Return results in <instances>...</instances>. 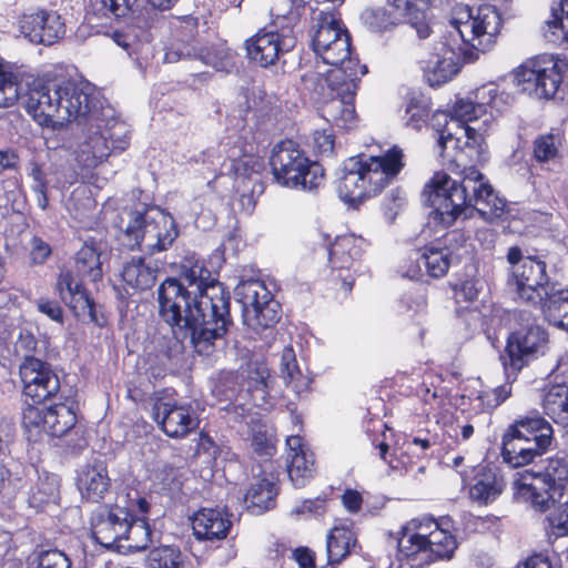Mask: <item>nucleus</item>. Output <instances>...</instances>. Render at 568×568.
Returning a JSON list of instances; mask_svg holds the SVG:
<instances>
[{"instance_id":"f257e3e1","label":"nucleus","mask_w":568,"mask_h":568,"mask_svg":"<svg viewBox=\"0 0 568 568\" xmlns=\"http://www.w3.org/2000/svg\"><path fill=\"white\" fill-rule=\"evenodd\" d=\"M491 118V111L487 112L475 100L468 99L456 101L450 120L445 113L436 115L438 121L443 119L445 122L436 143L438 155L447 163L463 166L460 181L439 171L434 173L423 190L435 217L444 226H450L470 207L486 221L499 219L506 210V200L495 192L485 175L475 166H467L468 162L484 160L485 132Z\"/></svg>"},{"instance_id":"f03ea898","label":"nucleus","mask_w":568,"mask_h":568,"mask_svg":"<svg viewBox=\"0 0 568 568\" xmlns=\"http://www.w3.org/2000/svg\"><path fill=\"white\" fill-rule=\"evenodd\" d=\"M158 300L160 316L175 337L189 338L201 355H210L233 324L230 296L202 261L185 260L179 277L160 285Z\"/></svg>"},{"instance_id":"7ed1b4c3","label":"nucleus","mask_w":568,"mask_h":568,"mask_svg":"<svg viewBox=\"0 0 568 568\" xmlns=\"http://www.w3.org/2000/svg\"><path fill=\"white\" fill-rule=\"evenodd\" d=\"M22 98L26 111L33 120L51 129L84 118L94 108V101L85 88L65 79L47 83L34 81Z\"/></svg>"},{"instance_id":"20e7f679","label":"nucleus","mask_w":568,"mask_h":568,"mask_svg":"<svg viewBox=\"0 0 568 568\" xmlns=\"http://www.w3.org/2000/svg\"><path fill=\"white\" fill-rule=\"evenodd\" d=\"M403 152L394 146L382 156L347 159L338 180L337 193L346 203H362L379 194L403 169Z\"/></svg>"},{"instance_id":"39448f33","label":"nucleus","mask_w":568,"mask_h":568,"mask_svg":"<svg viewBox=\"0 0 568 568\" xmlns=\"http://www.w3.org/2000/svg\"><path fill=\"white\" fill-rule=\"evenodd\" d=\"M304 10L302 0H274L270 9L272 21L266 29L261 30L246 41L250 59L261 67H268L283 52L291 51L296 44L294 28Z\"/></svg>"},{"instance_id":"423d86ee","label":"nucleus","mask_w":568,"mask_h":568,"mask_svg":"<svg viewBox=\"0 0 568 568\" xmlns=\"http://www.w3.org/2000/svg\"><path fill=\"white\" fill-rule=\"evenodd\" d=\"M554 440L551 425L537 412L519 416L503 436L501 456L513 468L524 467L546 454Z\"/></svg>"},{"instance_id":"0eeeda50","label":"nucleus","mask_w":568,"mask_h":568,"mask_svg":"<svg viewBox=\"0 0 568 568\" xmlns=\"http://www.w3.org/2000/svg\"><path fill=\"white\" fill-rule=\"evenodd\" d=\"M449 38L464 47L480 52L493 49L503 27V18L498 9L488 3L470 7L457 2L450 11Z\"/></svg>"},{"instance_id":"6e6552de","label":"nucleus","mask_w":568,"mask_h":568,"mask_svg":"<svg viewBox=\"0 0 568 568\" xmlns=\"http://www.w3.org/2000/svg\"><path fill=\"white\" fill-rule=\"evenodd\" d=\"M568 483V459L555 455L544 460L537 469L517 473L513 483L517 499L528 503L535 510L546 511L555 496L564 497Z\"/></svg>"},{"instance_id":"1a4fd4ad","label":"nucleus","mask_w":568,"mask_h":568,"mask_svg":"<svg viewBox=\"0 0 568 568\" xmlns=\"http://www.w3.org/2000/svg\"><path fill=\"white\" fill-rule=\"evenodd\" d=\"M457 548L455 536L429 517L412 519L398 539L402 557L418 560L417 565L437 559H450Z\"/></svg>"},{"instance_id":"9d476101","label":"nucleus","mask_w":568,"mask_h":568,"mask_svg":"<svg viewBox=\"0 0 568 568\" xmlns=\"http://www.w3.org/2000/svg\"><path fill=\"white\" fill-rule=\"evenodd\" d=\"M457 548L455 536L429 517L412 519L398 539L402 557L418 560L417 565L437 559H450Z\"/></svg>"},{"instance_id":"9b49d317","label":"nucleus","mask_w":568,"mask_h":568,"mask_svg":"<svg viewBox=\"0 0 568 568\" xmlns=\"http://www.w3.org/2000/svg\"><path fill=\"white\" fill-rule=\"evenodd\" d=\"M118 226L130 248L140 247L151 253L168 250L179 235L173 216L159 209L123 211Z\"/></svg>"},{"instance_id":"f8f14e48","label":"nucleus","mask_w":568,"mask_h":568,"mask_svg":"<svg viewBox=\"0 0 568 568\" xmlns=\"http://www.w3.org/2000/svg\"><path fill=\"white\" fill-rule=\"evenodd\" d=\"M270 163L274 180L282 186L312 191L324 181L323 168L310 161L291 140L282 141L273 149Z\"/></svg>"},{"instance_id":"ddd939ff","label":"nucleus","mask_w":568,"mask_h":568,"mask_svg":"<svg viewBox=\"0 0 568 568\" xmlns=\"http://www.w3.org/2000/svg\"><path fill=\"white\" fill-rule=\"evenodd\" d=\"M312 47L323 64L347 69L349 62L361 64L351 55V37L332 12L320 11L314 17Z\"/></svg>"},{"instance_id":"4468645a","label":"nucleus","mask_w":568,"mask_h":568,"mask_svg":"<svg viewBox=\"0 0 568 568\" xmlns=\"http://www.w3.org/2000/svg\"><path fill=\"white\" fill-rule=\"evenodd\" d=\"M129 146V138L123 123L114 122L102 126L91 123L82 131L74 151L77 162L85 169L101 164L112 152H122Z\"/></svg>"},{"instance_id":"2eb2a0df","label":"nucleus","mask_w":568,"mask_h":568,"mask_svg":"<svg viewBox=\"0 0 568 568\" xmlns=\"http://www.w3.org/2000/svg\"><path fill=\"white\" fill-rule=\"evenodd\" d=\"M562 67L552 57H534L515 69L514 82L521 92L539 99H550L561 84Z\"/></svg>"},{"instance_id":"dca6fc26","label":"nucleus","mask_w":568,"mask_h":568,"mask_svg":"<svg viewBox=\"0 0 568 568\" xmlns=\"http://www.w3.org/2000/svg\"><path fill=\"white\" fill-rule=\"evenodd\" d=\"M235 292L243 305V322L248 328L260 333L278 322L281 306L264 282L260 280L241 282Z\"/></svg>"},{"instance_id":"f3484780","label":"nucleus","mask_w":568,"mask_h":568,"mask_svg":"<svg viewBox=\"0 0 568 568\" xmlns=\"http://www.w3.org/2000/svg\"><path fill=\"white\" fill-rule=\"evenodd\" d=\"M435 52L423 61V70L426 81L432 87L442 85L452 80L464 63H470L478 59L476 50L462 45L449 38V33L434 47Z\"/></svg>"},{"instance_id":"a211bd4d","label":"nucleus","mask_w":568,"mask_h":568,"mask_svg":"<svg viewBox=\"0 0 568 568\" xmlns=\"http://www.w3.org/2000/svg\"><path fill=\"white\" fill-rule=\"evenodd\" d=\"M348 78L341 83L334 93L325 98L321 106L322 118L333 125L352 130L357 126L358 118L354 106V99L361 77L367 72L365 65L349 62Z\"/></svg>"},{"instance_id":"6ab92c4d","label":"nucleus","mask_w":568,"mask_h":568,"mask_svg":"<svg viewBox=\"0 0 568 568\" xmlns=\"http://www.w3.org/2000/svg\"><path fill=\"white\" fill-rule=\"evenodd\" d=\"M75 423V413L65 404H55L48 408L28 405L23 409L22 425L30 442H39L44 435L62 437Z\"/></svg>"},{"instance_id":"aec40b11","label":"nucleus","mask_w":568,"mask_h":568,"mask_svg":"<svg viewBox=\"0 0 568 568\" xmlns=\"http://www.w3.org/2000/svg\"><path fill=\"white\" fill-rule=\"evenodd\" d=\"M23 394L33 403H43L55 396L60 379L51 366L39 358H27L19 366Z\"/></svg>"},{"instance_id":"412c9836","label":"nucleus","mask_w":568,"mask_h":568,"mask_svg":"<svg viewBox=\"0 0 568 568\" xmlns=\"http://www.w3.org/2000/svg\"><path fill=\"white\" fill-rule=\"evenodd\" d=\"M518 297L531 304H539L551 292L546 273V263L527 256L513 268Z\"/></svg>"},{"instance_id":"4be33fe9","label":"nucleus","mask_w":568,"mask_h":568,"mask_svg":"<svg viewBox=\"0 0 568 568\" xmlns=\"http://www.w3.org/2000/svg\"><path fill=\"white\" fill-rule=\"evenodd\" d=\"M547 342L546 331L538 325L513 333L507 341L508 361L504 362L505 368L510 367L513 371L519 372L531 359L544 354Z\"/></svg>"},{"instance_id":"5701e85b","label":"nucleus","mask_w":568,"mask_h":568,"mask_svg":"<svg viewBox=\"0 0 568 568\" xmlns=\"http://www.w3.org/2000/svg\"><path fill=\"white\" fill-rule=\"evenodd\" d=\"M153 415L163 432L173 438L184 437L199 426V419L191 405L159 400Z\"/></svg>"},{"instance_id":"b1692460","label":"nucleus","mask_w":568,"mask_h":568,"mask_svg":"<svg viewBox=\"0 0 568 568\" xmlns=\"http://www.w3.org/2000/svg\"><path fill=\"white\" fill-rule=\"evenodd\" d=\"M57 290L61 300L73 311L79 318H88L98 326L105 324V318L99 316L93 300L69 271H62L57 282Z\"/></svg>"},{"instance_id":"393cba45","label":"nucleus","mask_w":568,"mask_h":568,"mask_svg":"<svg viewBox=\"0 0 568 568\" xmlns=\"http://www.w3.org/2000/svg\"><path fill=\"white\" fill-rule=\"evenodd\" d=\"M129 511L125 508L99 507L91 518V532L94 540L105 548L115 545L125 535Z\"/></svg>"},{"instance_id":"a878e982","label":"nucleus","mask_w":568,"mask_h":568,"mask_svg":"<svg viewBox=\"0 0 568 568\" xmlns=\"http://www.w3.org/2000/svg\"><path fill=\"white\" fill-rule=\"evenodd\" d=\"M21 33L33 43L52 44L64 34V24L55 12L37 11L23 14L19 21Z\"/></svg>"},{"instance_id":"bb28decb","label":"nucleus","mask_w":568,"mask_h":568,"mask_svg":"<svg viewBox=\"0 0 568 568\" xmlns=\"http://www.w3.org/2000/svg\"><path fill=\"white\" fill-rule=\"evenodd\" d=\"M98 11L106 18L126 23L128 26L145 29L151 23L152 11L144 0H93Z\"/></svg>"},{"instance_id":"cd10ccee","label":"nucleus","mask_w":568,"mask_h":568,"mask_svg":"<svg viewBox=\"0 0 568 568\" xmlns=\"http://www.w3.org/2000/svg\"><path fill=\"white\" fill-rule=\"evenodd\" d=\"M288 476L296 487H303L315 473L314 454L304 446L300 436H290L286 439Z\"/></svg>"},{"instance_id":"c85d7f7f","label":"nucleus","mask_w":568,"mask_h":568,"mask_svg":"<svg viewBox=\"0 0 568 568\" xmlns=\"http://www.w3.org/2000/svg\"><path fill=\"white\" fill-rule=\"evenodd\" d=\"M231 526L229 515L219 508H202L192 519L193 534L199 540H222Z\"/></svg>"},{"instance_id":"c756f323","label":"nucleus","mask_w":568,"mask_h":568,"mask_svg":"<svg viewBox=\"0 0 568 568\" xmlns=\"http://www.w3.org/2000/svg\"><path fill=\"white\" fill-rule=\"evenodd\" d=\"M77 486L87 500H101L110 487L105 464L102 460H93L82 465L78 471Z\"/></svg>"},{"instance_id":"7c9ffc66","label":"nucleus","mask_w":568,"mask_h":568,"mask_svg":"<svg viewBox=\"0 0 568 568\" xmlns=\"http://www.w3.org/2000/svg\"><path fill=\"white\" fill-rule=\"evenodd\" d=\"M351 69L331 67L327 70H321L317 65L316 70H307L301 75L304 90L316 95L317 98H327L334 93V90L343 83L347 78Z\"/></svg>"},{"instance_id":"2f4dec72","label":"nucleus","mask_w":568,"mask_h":568,"mask_svg":"<svg viewBox=\"0 0 568 568\" xmlns=\"http://www.w3.org/2000/svg\"><path fill=\"white\" fill-rule=\"evenodd\" d=\"M199 58L203 63L214 68L217 71H227L230 67L229 52L216 48L195 49L191 44L172 43L165 52V61L169 63L178 62L183 58Z\"/></svg>"},{"instance_id":"473e14b6","label":"nucleus","mask_w":568,"mask_h":568,"mask_svg":"<svg viewBox=\"0 0 568 568\" xmlns=\"http://www.w3.org/2000/svg\"><path fill=\"white\" fill-rule=\"evenodd\" d=\"M416 267L406 271L405 275L410 280H418L423 276L420 264L432 277H440L446 274L452 263V255L447 247H438L434 244L425 246L416 258Z\"/></svg>"},{"instance_id":"72a5a7b5","label":"nucleus","mask_w":568,"mask_h":568,"mask_svg":"<svg viewBox=\"0 0 568 568\" xmlns=\"http://www.w3.org/2000/svg\"><path fill=\"white\" fill-rule=\"evenodd\" d=\"M358 548L356 532L347 526H335L326 539L327 565L323 568H334Z\"/></svg>"},{"instance_id":"f704fd0d","label":"nucleus","mask_w":568,"mask_h":568,"mask_svg":"<svg viewBox=\"0 0 568 568\" xmlns=\"http://www.w3.org/2000/svg\"><path fill=\"white\" fill-rule=\"evenodd\" d=\"M365 241L352 234L336 237L328 251L329 262L334 268H348L361 257Z\"/></svg>"},{"instance_id":"c9c22d12","label":"nucleus","mask_w":568,"mask_h":568,"mask_svg":"<svg viewBox=\"0 0 568 568\" xmlns=\"http://www.w3.org/2000/svg\"><path fill=\"white\" fill-rule=\"evenodd\" d=\"M504 481L497 473L490 468H483L469 488V496L479 504L494 501L503 491Z\"/></svg>"},{"instance_id":"e433bc0d","label":"nucleus","mask_w":568,"mask_h":568,"mask_svg":"<svg viewBox=\"0 0 568 568\" xmlns=\"http://www.w3.org/2000/svg\"><path fill=\"white\" fill-rule=\"evenodd\" d=\"M280 372L285 385L295 394L301 395L308 389L311 381L301 372L292 346H285L282 352Z\"/></svg>"},{"instance_id":"4c0bfd02","label":"nucleus","mask_w":568,"mask_h":568,"mask_svg":"<svg viewBox=\"0 0 568 568\" xmlns=\"http://www.w3.org/2000/svg\"><path fill=\"white\" fill-rule=\"evenodd\" d=\"M280 372L285 385L295 394L301 395L308 389L311 381L301 372L292 346H285L282 352Z\"/></svg>"},{"instance_id":"58836bf2","label":"nucleus","mask_w":568,"mask_h":568,"mask_svg":"<svg viewBox=\"0 0 568 568\" xmlns=\"http://www.w3.org/2000/svg\"><path fill=\"white\" fill-rule=\"evenodd\" d=\"M541 303L548 322L568 332V290H556L551 286V292Z\"/></svg>"},{"instance_id":"ea45409f","label":"nucleus","mask_w":568,"mask_h":568,"mask_svg":"<svg viewBox=\"0 0 568 568\" xmlns=\"http://www.w3.org/2000/svg\"><path fill=\"white\" fill-rule=\"evenodd\" d=\"M123 281L136 290L151 288L156 281V270L146 264L142 257H133L122 271Z\"/></svg>"},{"instance_id":"a19ab883","label":"nucleus","mask_w":568,"mask_h":568,"mask_svg":"<svg viewBox=\"0 0 568 568\" xmlns=\"http://www.w3.org/2000/svg\"><path fill=\"white\" fill-rule=\"evenodd\" d=\"M276 494V487L273 481L265 478L257 479L251 485L245 495L246 506L253 513H263L273 507Z\"/></svg>"},{"instance_id":"79ce46f5","label":"nucleus","mask_w":568,"mask_h":568,"mask_svg":"<svg viewBox=\"0 0 568 568\" xmlns=\"http://www.w3.org/2000/svg\"><path fill=\"white\" fill-rule=\"evenodd\" d=\"M77 274L91 282L101 280L102 267L100 261V252L94 244L85 243L75 255Z\"/></svg>"},{"instance_id":"37998d69","label":"nucleus","mask_w":568,"mask_h":568,"mask_svg":"<svg viewBox=\"0 0 568 568\" xmlns=\"http://www.w3.org/2000/svg\"><path fill=\"white\" fill-rule=\"evenodd\" d=\"M567 398V385H552L546 390L542 406L545 413L552 418L554 422L564 425L568 423Z\"/></svg>"},{"instance_id":"c03bdc74","label":"nucleus","mask_w":568,"mask_h":568,"mask_svg":"<svg viewBox=\"0 0 568 568\" xmlns=\"http://www.w3.org/2000/svg\"><path fill=\"white\" fill-rule=\"evenodd\" d=\"M551 11V19L544 28L545 38L552 43L568 44V0H561L558 9Z\"/></svg>"},{"instance_id":"a18cd8bd","label":"nucleus","mask_w":568,"mask_h":568,"mask_svg":"<svg viewBox=\"0 0 568 568\" xmlns=\"http://www.w3.org/2000/svg\"><path fill=\"white\" fill-rule=\"evenodd\" d=\"M361 19L368 30L376 33L390 30L402 20L394 10L388 11L385 8L366 9Z\"/></svg>"},{"instance_id":"49530a36","label":"nucleus","mask_w":568,"mask_h":568,"mask_svg":"<svg viewBox=\"0 0 568 568\" xmlns=\"http://www.w3.org/2000/svg\"><path fill=\"white\" fill-rule=\"evenodd\" d=\"M125 528L126 531L122 539L129 541L128 547L130 549L143 550L149 547L152 532L144 519L133 520L129 514Z\"/></svg>"},{"instance_id":"de8ad7c7","label":"nucleus","mask_w":568,"mask_h":568,"mask_svg":"<svg viewBox=\"0 0 568 568\" xmlns=\"http://www.w3.org/2000/svg\"><path fill=\"white\" fill-rule=\"evenodd\" d=\"M149 568H186L179 549L171 546H162L150 551L148 557Z\"/></svg>"},{"instance_id":"09e8293b","label":"nucleus","mask_w":568,"mask_h":568,"mask_svg":"<svg viewBox=\"0 0 568 568\" xmlns=\"http://www.w3.org/2000/svg\"><path fill=\"white\" fill-rule=\"evenodd\" d=\"M562 497L555 496V500L549 503L547 520L551 532L556 537L568 536V499L561 501Z\"/></svg>"},{"instance_id":"8fccbe9b","label":"nucleus","mask_w":568,"mask_h":568,"mask_svg":"<svg viewBox=\"0 0 568 568\" xmlns=\"http://www.w3.org/2000/svg\"><path fill=\"white\" fill-rule=\"evenodd\" d=\"M275 436L264 426L256 425L252 428V447L262 457H271L275 454Z\"/></svg>"},{"instance_id":"3c124183","label":"nucleus","mask_w":568,"mask_h":568,"mask_svg":"<svg viewBox=\"0 0 568 568\" xmlns=\"http://www.w3.org/2000/svg\"><path fill=\"white\" fill-rule=\"evenodd\" d=\"M247 378L256 390L264 392L268 387L270 369L264 359L256 358L247 363Z\"/></svg>"},{"instance_id":"603ef678","label":"nucleus","mask_w":568,"mask_h":568,"mask_svg":"<svg viewBox=\"0 0 568 568\" xmlns=\"http://www.w3.org/2000/svg\"><path fill=\"white\" fill-rule=\"evenodd\" d=\"M559 138L554 134L541 135L534 143V155L538 162H548L558 155Z\"/></svg>"},{"instance_id":"864d4df0","label":"nucleus","mask_w":568,"mask_h":568,"mask_svg":"<svg viewBox=\"0 0 568 568\" xmlns=\"http://www.w3.org/2000/svg\"><path fill=\"white\" fill-rule=\"evenodd\" d=\"M32 568H70V560L60 550H43L32 560Z\"/></svg>"},{"instance_id":"5fc2aeb1","label":"nucleus","mask_w":568,"mask_h":568,"mask_svg":"<svg viewBox=\"0 0 568 568\" xmlns=\"http://www.w3.org/2000/svg\"><path fill=\"white\" fill-rule=\"evenodd\" d=\"M29 176L32 179L31 189L36 194L37 204L41 210L48 207V181L42 169L33 163Z\"/></svg>"},{"instance_id":"6e6d98bb","label":"nucleus","mask_w":568,"mask_h":568,"mask_svg":"<svg viewBox=\"0 0 568 568\" xmlns=\"http://www.w3.org/2000/svg\"><path fill=\"white\" fill-rule=\"evenodd\" d=\"M20 98V89L11 74L1 75L0 81V108L14 104Z\"/></svg>"},{"instance_id":"4d7b16f0","label":"nucleus","mask_w":568,"mask_h":568,"mask_svg":"<svg viewBox=\"0 0 568 568\" xmlns=\"http://www.w3.org/2000/svg\"><path fill=\"white\" fill-rule=\"evenodd\" d=\"M388 6L393 8L402 19H418L424 6L419 0H387Z\"/></svg>"},{"instance_id":"13d9d810","label":"nucleus","mask_w":568,"mask_h":568,"mask_svg":"<svg viewBox=\"0 0 568 568\" xmlns=\"http://www.w3.org/2000/svg\"><path fill=\"white\" fill-rule=\"evenodd\" d=\"M474 97L477 104L483 105L488 111V108L497 106L498 88L495 83L484 84L475 90Z\"/></svg>"},{"instance_id":"bf43d9fd","label":"nucleus","mask_w":568,"mask_h":568,"mask_svg":"<svg viewBox=\"0 0 568 568\" xmlns=\"http://www.w3.org/2000/svg\"><path fill=\"white\" fill-rule=\"evenodd\" d=\"M37 348V339L30 332H21L14 343V351L17 355L24 359L36 358L32 353Z\"/></svg>"},{"instance_id":"052dcab7","label":"nucleus","mask_w":568,"mask_h":568,"mask_svg":"<svg viewBox=\"0 0 568 568\" xmlns=\"http://www.w3.org/2000/svg\"><path fill=\"white\" fill-rule=\"evenodd\" d=\"M483 287L484 283L480 278H468L456 290V296L467 302H474L478 298Z\"/></svg>"},{"instance_id":"680f3d73","label":"nucleus","mask_w":568,"mask_h":568,"mask_svg":"<svg viewBox=\"0 0 568 568\" xmlns=\"http://www.w3.org/2000/svg\"><path fill=\"white\" fill-rule=\"evenodd\" d=\"M57 490L58 483L57 479L52 477L50 483L42 484L32 491L31 500L36 505L45 504L55 497Z\"/></svg>"},{"instance_id":"e2e57ef3","label":"nucleus","mask_w":568,"mask_h":568,"mask_svg":"<svg viewBox=\"0 0 568 568\" xmlns=\"http://www.w3.org/2000/svg\"><path fill=\"white\" fill-rule=\"evenodd\" d=\"M314 146L322 155H331L334 150L333 134L326 130L315 131L313 134Z\"/></svg>"},{"instance_id":"0e129e2a","label":"nucleus","mask_w":568,"mask_h":568,"mask_svg":"<svg viewBox=\"0 0 568 568\" xmlns=\"http://www.w3.org/2000/svg\"><path fill=\"white\" fill-rule=\"evenodd\" d=\"M37 307L39 312L47 315L49 318L57 323H62L63 311L61 306L55 302L47 298H39L37 301Z\"/></svg>"},{"instance_id":"69168bd1","label":"nucleus","mask_w":568,"mask_h":568,"mask_svg":"<svg viewBox=\"0 0 568 568\" xmlns=\"http://www.w3.org/2000/svg\"><path fill=\"white\" fill-rule=\"evenodd\" d=\"M406 125L418 130L424 122L426 111L423 106L418 105L414 101H410L406 106Z\"/></svg>"},{"instance_id":"338daca9","label":"nucleus","mask_w":568,"mask_h":568,"mask_svg":"<svg viewBox=\"0 0 568 568\" xmlns=\"http://www.w3.org/2000/svg\"><path fill=\"white\" fill-rule=\"evenodd\" d=\"M51 254L49 244L42 241L40 237H33L31 241V258L36 264H42Z\"/></svg>"},{"instance_id":"774afa93","label":"nucleus","mask_w":568,"mask_h":568,"mask_svg":"<svg viewBox=\"0 0 568 568\" xmlns=\"http://www.w3.org/2000/svg\"><path fill=\"white\" fill-rule=\"evenodd\" d=\"M342 503L347 511L355 514L361 509L363 498L357 490L346 489L342 496Z\"/></svg>"}]
</instances>
